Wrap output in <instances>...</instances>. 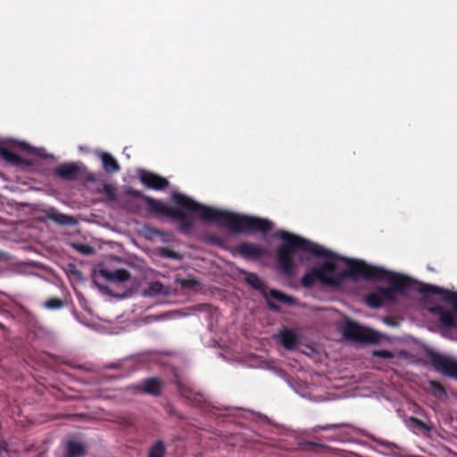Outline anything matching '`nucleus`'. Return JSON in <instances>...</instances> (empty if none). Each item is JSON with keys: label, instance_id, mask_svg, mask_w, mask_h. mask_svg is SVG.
I'll use <instances>...</instances> for the list:
<instances>
[{"label": "nucleus", "instance_id": "16", "mask_svg": "<svg viewBox=\"0 0 457 457\" xmlns=\"http://www.w3.org/2000/svg\"><path fill=\"white\" fill-rule=\"evenodd\" d=\"M409 427L415 433H427L432 430V427L429 424L423 422L422 420L411 417L408 420Z\"/></svg>", "mask_w": 457, "mask_h": 457}, {"label": "nucleus", "instance_id": "35", "mask_svg": "<svg viewBox=\"0 0 457 457\" xmlns=\"http://www.w3.org/2000/svg\"><path fill=\"white\" fill-rule=\"evenodd\" d=\"M183 226H185V227L187 226H187H189V224L187 222H184Z\"/></svg>", "mask_w": 457, "mask_h": 457}, {"label": "nucleus", "instance_id": "9", "mask_svg": "<svg viewBox=\"0 0 457 457\" xmlns=\"http://www.w3.org/2000/svg\"><path fill=\"white\" fill-rule=\"evenodd\" d=\"M54 174L65 180H75L79 176V166L74 162L62 163L57 166Z\"/></svg>", "mask_w": 457, "mask_h": 457}, {"label": "nucleus", "instance_id": "23", "mask_svg": "<svg viewBox=\"0 0 457 457\" xmlns=\"http://www.w3.org/2000/svg\"><path fill=\"white\" fill-rule=\"evenodd\" d=\"M64 302L58 298H51L44 303V306L48 310H57L63 307Z\"/></svg>", "mask_w": 457, "mask_h": 457}, {"label": "nucleus", "instance_id": "21", "mask_svg": "<svg viewBox=\"0 0 457 457\" xmlns=\"http://www.w3.org/2000/svg\"><path fill=\"white\" fill-rule=\"evenodd\" d=\"M166 449L162 441H157L149 450L148 457H165Z\"/></svg>", "mask_w": 457, "mask_h": 457}, {"label": "nucleus", "instance_id": "12", "mask_svg": "<svg viewBox=\"0 0 457 457\" xmlns=\"http://www.w3.org/2000/svg\"><path fill=\"white\" fill-rule=\"evenodd\" d=\"M238 253L245 258H258L263 255L264 251L253 243H242L237 247Z\"/></svg>", "mask_w": 457, "mask_h": 457}, {"label": "nucleus", "instance_id": "10", "mask_svg": "<svg viewBox=\"0 0 457 457\" xmlns=\"http://www.w3.org/2000/svg\"><path fill=\"white\" fill-rule=\"evenodd\" d=\"M137 388L145 394L159 396L162 394V382L157 378L144 379Z\"/></svg>", "mask_w": 457, "mask_h": 457}, {"label": "nucleus", "instance_id": "2", "mask_svg": "<svg viewBox=\"0 0 457 457\" xmlns=\"http://www.w3.org/2000/svg\"><path fill=\"white\" fill-rule=\"evenodd\" d=\"M172 200L180 208L194 212L200 220L227 228L232 233L251 231L267 233L274 228L273 222L270 220L204 205L179 192L172 194Z\"/></svg>", "mask_w": 457, "mask_h": 457}, {"label": "nucleus", "instance_id": "11", "mask_svg": "<svg viewBox=\"0 0 457 457\" xmlns=\"http://www.w3.org/2000/svg\"><path fill=\"white\" fill-rule=\"evenodd\" d=\"M99 274L108 281L125 282L130 278V273L123 269H118L111 271L106 269H101Z\"/></svg>", "mask_w": 457, "mask_h": 457}, {"label": "nucleus", "instance_id": "13", "mask_svg": "<svg viewBox=\"0 0 457 457\" xmlns=\"http://www.w3.org/2000/svg\"><path fill=\"white\" fill-rule=\"evenodd\" d=\"M278 342L287 349L293 350L298 344L297 335L290 329L282 330L278 336Z\"/></svg>", "mask_w": 457, "mask_h": 457}, {"label": "nucleus", "instance_id": "8", "mask_svg": "<svg viewBox=\"0 0 457 457\" xmlns=\"http://www.w3.org/2000/svg\"><path fill=\"white\" fill-rule=\"evenodd\" d=\"M146 205L148 209L151 212H156L158 214H162L166 217H171V218H182V215L179 213H175L172 212L164 203L162 201L151 198V197H145V198Z\"/></svg>", "mask_w": 457, "mask_h": 457}, {"label": "nucleus", "instance_id": "34", "mask_svg": "<svg viewBox=\"0 0 457 457\" xmlns=\"http://www.w3.org/2000/svg\"><path fill=\"white\" fill-rule=\"evenodd\" d=\"M270 308L278 310V307L275 304H270Z\"/></svg>", "mask_w": 457, "mask_h": 457}, {"label": "nucleus", "instance_id": "18", "mask_svg": "<svg viewBox=\"0 0 457 457\" xmlns=\"http://www.w3.org/2000/svg\"><path fill=\"white\" fill-rule=\"evenodd\" d=\"M270 295L274 300H276L278 302H280V303H287V304H289V305H293V304L296 303V300H295V297L287 295H286V294H284L281 291L277 290V289H271L270 291Z\"/></svg>", "mask_w": 457, "mask_h": 457}, {"label": "nucleus", "instance_id": "26", "mask_svg": "<svg viewBox=\"0 0 457 457\" xmlns=\"http://www.w3.org/2000/svg\"><path fill=\"white\" fill-rule=\"evenodd\" d=\"M73 248L79 253L88 255L93 253L94 249L92 246L85 244H73Z\"/></svg>", "mask_w": 457, "mask_h": 457}, {"label": "nucleus", "instance_id": "15", "mask_svg": "<svg viewBox=\"0 0 457 457\" xmlns=\"http://www.w3.org/2000/svg\"><path fill=\"white\" fill-rule=\"evenodd\" d=\"M101 161L104 170L108 173L117 172L120 170V167L114 157L108 153H102Z\"/></svg>", "mask_w": 457, "mask_h": 457}, {"label": "nucleus", "instance_id": "22", "mask_svg": "<svg viewBox=\"0 0 457 457\" xmlns=\"http://www.w3.org/2000/svg\"><path fill=\"white\" fill-rule=\"evenodd\" d=\"M19 145H21V147L22 149L28 151L30 154H33L35 155L44 157V158L48 157V155L46 154V149L43 147H39V148L32 147L25 142H21V143H19ZM49 157H53V155H49Z\"/></svg>", "mask_w": 457, "mask_h": 457}, {"label": "nucleus", "instance_id": "3", "mask_svg": "<svg viewBox=\"0 0 457 457\" xmlns=\"http://www.w3.org/2000/svg\"><path fill=\"white\" fill-rule=\"evenodd\" d=\"M410 279V286H408L402 293H403L408 288L413 287V281L411 278L407 277ZM417 289L420 293L423 295H439L442 296L443 300L449 303L453 306V312L445 311L443 308L439 306L432 307L429 309L430 312L439 316V321L446 328H454L456 326L455 319L453 313L457 314V293L452 292L447 289H444L438 286L426 284L421 282H416ZM401 291H395V294Z\"/></svg>", "mask_w": 457, "mask_h": 457}, {"label": "nucleus", "instance_id": "29", "mask_svg": "<svg viewBox=\"0 0 457 457\" xmlns=\"http://www.w3.org/2000/svg\"><path fill=\"white\" fill-rule=\"evenodd\" d=\"M104 190L111 196L114 195V187L110 184L104 185Z\"/></svg>", "mask_w": 457, "mask_h": 457}, {"label": "nucleus", "instance_id": "14", "mask_svg": "<svg viewBox=\"0 0 457 457\" xmlns=\"http://www.w3.org/2000/svg\"><path fill=\"white\" fill-rule=\"evenodd\" d=\"M0 156L8 162L16 166H31V162L24 160L20 157L17 154L11 152L5 147H0Z\"/></svg>", "mask_w": 457, "mask_h": 457}, {"label": "nucleus", "instance_id": "6", "mask_svg": "<svg viewBox=\"0 0 457 457\" xmlns=\"http://www.w3.org/2000/svg\"><path fill=\"white\" fill-rule=\"evenodd\" d=\"M46 219L55 222L58 225L73 226L78 223L73 216L60 212L55 207L48 206L42 210Z\"/></svg>", "mask_w": 457, "mask_h": 457}, {"label": "nucleus", "instance_id": "4", "mask_svg": "<svg viewBox=\"0 0 457 457\" xmlns=\"http://www.w3.org/2000/svg\"><path fill=\"white\" fill-rule=\"evenodd\" d=\"M343 334L346 339L359 343H378L381 336L375 330L362 327L354 321H347Z\"/></svg>", "mask_w": 457, "mask_h": 457}, {"label": "nucleus", "instance_id": "31", "mask_svg": "<svg viewBox=\"0 0 457 457\" xmlns=\"http://www.w3.org/2000/svg\"><path fill=\"white\" fill-rule=\"evenodd\" d=\"M7 450H8L7 443L4 440L0 439V453L6 452Z\"/></svg>", "mask_w": 457, "mask_h": 457}, {"label": "nucleus", "instance_id": "27", "mask_svg": "<svg viewBox=\"0 0 457 457\" xmlns=\"http://www.w3.org/2000/svg\"><path fill=\"white\" fill-rule=\"evenodd\" d=\"M372 355L382 359H392L395 357L394 353L386 349L374 350Z\"/></svg>", "mask_w": 457, "mask_h": 457}, {"label": "nucleus", "instance_id": "17", "mask_svg": "<svg viewBox=\"0 0 457 457\" xmlns=\"http://www.w3.org/2000/svg\"><path fill=\"white\" fill-rule=\"evenodd\" d=\"M167 294L168 292H164V286L160 281L150 282L145 291V295L147 296H156Z\"/></svg>", "mask_w": 457, "mask_h": 457}, {"label": "nucleus", "instance_id": "5", "mask_svg": "<svg viewBox=\"0 0 457 457\" xmlns=\"http://www.w3.org/2000/svg\"><path fill=\"white\" fill-rule=\"evenodd\" d=\"M430 361L436 371L457 379V360L441 353H432Z\"/></svg>", "mask_w": 457, "mask_h": 457}, {"label": "nucleus", "instance_id": "24", "mask_svg": "<svg viewBox=\"0 0 457 457\" xmlns=\"http://www.w3.org/2000/svg\"><path fill=\"white\" fill-rule=\"evenodd\" d=\"M161 256L173 259V260H179L180 254L173 250H170L167 247H162L160 251Z\"/></svg>", "mask_w": 457, "mask_h": 457}, {"label": "nucleus", "instance_id": "32", "mask_svg": "<svg viewBox=\"0 0 457 457\" xmlns=\"http://www.w3.org/2000/svg\"><path fill=\"white\" fill-rule=\"evenodd\" d=\"M120 366H121V362L118 361V362H113V363L109 364L108 367L111 369H119V368H120Z\"/></svg>", "mask_w": 457, "mask_h": 457}, {"label": "nucleus", "instance_id": "30", "mask_svg": "<svg viewBox=\"0 0 457 457\" xmlns=\"http://www.w3.org/2000/svg\"><path fill=\"white\" fill-rule=\"evenodd\" d=\"M345 425L342 424V425H339V424H329V425H326L324 427H321L320 428L323 429V430H328V429H333V428H341V427H344Z\"/></svg>", "mask_w": 457, "mask_h": 457}, {"label": "nucleus", "instance_id": "25", "mask_svg": "<svg viewBox=\"0 0 457 457\" xmlns=\"http://www.w3.org/2000/svg\"><path fill=\"white\" fill-rule=\"evenodd\" d=\"M371 439L375 443H377L378 445L383 446V447H385V448H386L388 450L398 449L397 445H395L393 442H390V441H387V440H385V439H381V438H377V437H372Z\"/></svg>", "mask_w": 457, "mask_h": 457}, {"label": "nucleus", "instance_id": "1", "mask_svg": "<svg viewBox=\"0 0 457 457\" xmlns=\"http://www.w3.org/2000/svg\"><path fill=\"white\" fill-rule=\"evenodd\" d=\"M283 240L278 247V264L287 277L295 274L294 260L303 263L306 253L325 258V262L316 265L312 272L305 274L301 283L304 287H312L316 281L329 287H340L344 279H356L360 277L366 280L386 281L390 287H378L365 297L366 303L371 308H379L385 303L395 301V291H403L410 286V279L402 274L391 272L382 267L370 265L362 260L341 257L321 245L285 230L274 233Z\"/></svg>", "mask_w": 457, "mask_h": 457}, {"label": "nucleus", "instance_id": "33", "mask_svg": "<svg viewBox=\"0 0 457 457\" xmlns=\"http://www.w3.org/2000/svg\"><path fill=\"white\" fill-rule=\"evenodd\" d=\"M94 283H95V284H96V286L98 288H100L101 290H103V289H104V287H101L99 284H97L96 281H94Z\"/></svg>", "mask_w": 457, "mask_h": 457}, {"label": "nucleus", "instance_id": "7", "mask_svg": "<svg viewBox=\"0 0 457 457\" xmlns=\"http://www.w3.org/2000/svg\"><path fill=\"white\" fill-rule=\"evenodd\" d=\"M138 174L141 182L149 188L161 190L169 184L166 179L144 170H139Z\"/></svg>", "mask_w": 457, "mask_h": 457}, {"label": "nucleus", "instance_id": "28", "mask_svg": "<svg viewBox=\"0 0 457 457\" xmlns=\"http://www.w3.org/2000/svg\"><path fill=\"white\" fill-rule=\"evenodd\" d=\"M178 388H179L180 394L184 397L190 399L191 390L188 387H187V386L181 385L180 383H179L178 384Z\"/></svg>", "mask_w": 457, "mask_h": 457}, {"label": "nucleus", "instance_id": "20", "mask_svg": "<svg viewBox=\"0 0 457 457\" xmlns=\"http://www.w3.org/2000/svg\"><path fill=\"white\" fill-rule=\"evenodd\" d=\"M245 280L254 289L263 290L265 288V285L255 273H246Z\"/></svg>", "mask_w": 457, "mask_h": 457}, {"label": "nucleus", "instance_id": "19", "mask_svg": "<svg viewBox=\"0 0 457 457\" xmlns=\"http://www.w3.org/2000/svg\"><path fill=\"white\" fill-rule=\"evenodd\" d=\"M67 454L64 457L81 456L85 453L83 445L78 442H69L67 445Z\"/></svg>", "mask_w": 457, "mask_h": 457}]
</instances>
